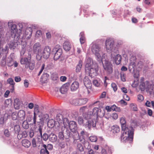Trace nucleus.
I'll return each mask as SVG.
<instances>
[{"label":"nucleus","mask_w":154,"mask_h":154,"mask_svg":"<svg viewBox=\"0 0 154 154\" xmlns=\"http://www.w3.org/2000/svg\"><path fill=\"white\" fill-rule=\"evenodd\" d=\"M93 84L95 86L97 87H100L101 85V82H98L97 80H95L93 82Z\"/></svg>","instance_id":"48"},{"label":"nucleus","mask_w":154,"mask_h":154,"mask_svg":"<svg viewBox=\"0 0 154 154\" xmlns=\"http://www.w3.org/2000/svg\"><path fill=\"white\" fill-rule=\"evenodd\" d=\"M78 122L79 124H83L85 127L86 121L85 119H83L82 117H79L78 118Z\"/></svg>","instance_id":"46"},{"label":"nucleus","mask_w":154,"mask_h":154,"mask_svg":"<svg viewBox=\"0 0 154 154\" xmlns=\"http://www.w3.org/2000/svg\"><path fill=\"white\" fill-rule=\"evenodd\" d=\"M82 65V62L81 60H80L78 64L77 65L76 68V71L77 72H80Z\"/></svg>","instance_id":"36"},{"label":"nucleus","mask_w":154,"mask_h":154,"mask_svg":"<svg viewBox=\"0 0 154 154\" xmlns=\"http://www.w3.org/2000/svg\"><path fill=\"white\" fill-rule=\"evenodd\" d=\"M40 117H41L40 120L41 121H43L49 118L48 115L47 114H41L39 115Z\"/></svg>","instance_id":"41"},{"label":"nucleus","mask_w":154,"mask_h":154,"mask_svg":"<svg viewBox=\"0 0 154 154\" xmlns=\"http://www.w3.org/2000/svg\"><path fill=\"white\" fill-rule=\"evenodd\" d=\"M63 48L66 51H69L71 48V45L68 41L65 42L63 44Z\"/></svg>","instance_id":"22"},{"label":"nucleus","mask_w":154,"mask_h":154,"mask_svg":"<svg viewBox=\"0 0 154 154\" xmlns=\"http://www.w3.org/2000/svg\"><path fill=\"white\" fill-rule=\"evenodd\" d=\"M101 110L97 107H94L93 108L92 111V115L97 117L98 116H101Z\"/></svg>","instance_id":"14"},{"label":"nucleus","mask_w":154,"mask_h":154,"mask_svg":"<svg viewBox=\"0 0 154 154\" xmlns=\"http://www.w3.org/2000/svg\"><path fill=\"white\" fill-rule=\"evenodd\" d=\"M148 84V81H146L145 82H140V87L141 91L144 90L146 87V85Z\"/></svg>","instance_id":"27"},{"label":"nucleus","mask_w":154,"mask_h":154,"mask_svg":"<svg viewBox=\"0 0 154 154\" xmlns=\"http://www.w3.org/2000/svg\"><path fill=\"white\" fill-rule=\"evenodd\" d=\"M22 104L18 98H16L14 100V106L16 109H18L20 106Z\"/></svg>","instance_id":"19"},{"label":"nucleus","mask_w":154,"mask_h":154,"mask_svg":"<svg viewBox=\"0 0 154 154\" xmlns=\"http://www.w3.org/2000/svg\"><path fill=\"white\" fill-rule=\"evenodd\" d=\"M69 120L67 118H64L63 119V126L64 128H67L69 125Z\"/></svg>","instance_id":"39"},{"label":"nucleus","mask_w":154,"mask_h":154,"mask_svg":"<svg viewBox=\"0 0 154 154\" xmlns=\"http://www.w3.org/2000/svg\"><path fill=\"white\" fill-rule=\"evenodd\" d=\"M99 67L97 63L93 64V62L90 61H87L85 64L86 71L88 72L89 75L91 78H94L97 75Z\"/></svg>","instance_id":"1"},{"label":"nucleus","mask_w":154,"mask_h":154,"mask_svg":"<svg viewBox=\"0 0 154 154\" xmlns=\"http://www.w3.org/2000/svg\"><path fill=\"white\" fill-rule=\"evenodd\" d=\"M110 117L112 118L114 120L117 119L118 117V114L116 113H112L110 116Z\"/></svg>","instance_id":"52"},{"label":"nucleus","mask_w":154,"mask_h":154,"mask_svg":"<svg viewBox=\"0 0 154 154\" xmlns=\"http://www.w3.org/2000/svg\"><path fill=\"white\" fill-rule=\"evenodd\" d=\"M114 44V41L110 38L107 39L106 41V47L107 51L111 50L113 47Z\"/></svg>","instance_id":"8"},{"label":"nucleus","mask_w":154,"mask_h":154,"mask_svg":"<svg viewBox=\"0 0 154 154\" xmlns=\"http://www.w3.org/2000/svg\"><path fill=\"white\" fill-rule=\"evenodd\" d=\"M122 59L121 56L119 54H117L115 57V60L116 64H119L121 62Z\"/></svg>","instance_id":"38"},{"label":"nucleus","mask_w":154,"mask_h":154,"mask_svg":"<svg viewBox=\"0 0 154 154\" xmlns=\"http://www.w3.org/2000/svg\"><path fill=\"white\" fill-rule=\"evenodd\" d=\"M78 140H77V141H76V143H77L78 144L77 145V147H76V149L77 150H78L80 152H82L84 151V148L83 147L82 145V144L81 143H79L77 142V141Z\"/></svg>","instance_id":"37"},{"label":"nucleus","mask_w":154,"mask_h":154,"mask_svg":"<svg viewBox=\"0 0 154 154\" xmlns=\"http://www.w3.org/2000/svg\"><path fill=\"white\" fill-rule=\"evenodd\" d=\"M123 132L121 136V139L123 142L131 141L133 138L134 131L132 128H126V129H122Z\"/></svg>","instance_id":"2"},{"label":"nucleus","mask_w":154,"mask_h":154,"mask_svg":"<svg viewBox=\"0 0 154 154\" xmlns=\"http://www.w3.org/2000/svg\"><path fill=\"white\" fill-rule=\"evenodd\" d=\"M89 139L90 141L92 142H96L97 140V137L95 136H90Z\"/></svg>","instance_id":"53"},{"label":"nucleus","mask_w":154,"mask_h":154,"mask_svg":"<svg viewBox=\"0 0 154 154\" xmlns=\"http://www.w3.org/2000/svg\"><path fill=\"white\" fill-rule=\"evenodd\" d=\"M51 48L48 46H46L45 47L43 53L42 54V56L44 58L47 59L49 57L50 54Z\"/></svg>","instance_id":"9"},{"label":"nucleus","mask_w":154,"mask_h":154,"mask_svg":"<svg viewBox=\"0 0 154 154\" xmlns=\"http://www.w3.org/2000/svg\"><path fill=\"white\" fill-rule=\"evenodd\" d=\"M120 122L121 125L122 129H125L126 128H128L126 127V122L125 117H121L120 119Z\"/></svg>","instance_id":"18"},{"label":"nucleus","mask_w":154,"mask_h":154,"mask_svg":"<svg viewBox=\"0 0 154 154\" xmlns=\"http://www.w3.org/2000/svg\"><path fill=\"white\" fill-rule=\"evenodd\" d=\"M83 117L86 121L85 127H88L89 129H91V126L95 127L96 126V122L92 119L93 115L90 112L84 113L83 114Z\"/></svg>","instance_id":"3"},{"label":"nucleus","mask_w":154,"mask_h":154,"mask_svg":"<svg viewBox=\"0 0 154 154\" xmlns=\"http://www.w3.org/2000/svg\"><path fill=\"white\" fill-rule=\"evenodd\" d=\"M79 99V105H84L87 103L88 100L87 98Z\"/></svg>","instance_id":"32"},{"label":"nucleus","mask_w":154,"mask_h":154,"mask_svg":"<svg viewBox=\"0 0 154 154\" xmlns=\"http://www.w3.org/2000/svg\"><path fill=\"white\" fill-rule=\"evenodd\" d=\"M79 83L77 81H75L71 85V90L72 91H76L79 88Z\"/></svg>","instance_id":"15"},{"label":"nucleus","mask_w":154,"mask_h":154,"mask_svg":"<svg viewBox=\"0 0 154 154\" xmlns=\"http://www.w3.org/2000/svg\"><path fill=\"white\" fill-rule=\"evenodd\" d=\"M41 137L45 141L47 140L48 138H49V136L46 133H44Z\"/></svg>","instance_id":"55"},{"label":"nucleus","mask_w":154,"mask_h":154,"mask_svg":"<svg viewBox=\"0 0 154 154\" xmlns=\"http://www.w3.org/2000/svg\"><path fill=\"white\" fill-rule=\"evenodd\" d=\"M42 35V32L41 31L39 30L37 31L36 34H35V36L37 37H40Z\"/></svg>","instance_id":"61"},{"label":"nucleus","mask_w":154,"mask_h":154,"mask_svg":"<svg viewBox=\"0 0 154 154\" xmlns=\"http://www.w3.org/2000/svg\"><path fill=\"white\" fill-rule=\"evenodd\" d=\"M14 131L15 133L17 134H19L20 130V128L19 125H14Z\"/></svg>","instance_id":"44"},{"label":"nucleus","mask_w":154,"mask_h":154,"mask_svg":"<svg viewBox=\"0 0 154 154\" xmlns=\"http://www.w3.org/2000/svg\"><path fill=\"white\" fill-rule=\"evenodd\" d=\"M146 90L147 92H148L150 94H151L152 92L153 88V85L152 84H150L148 82V84L146 85Z\"/></svg>","instance_id":"25"},{"label":"nucleus","mask_w":154,"mask_h":154,"mask_svg":"<svg viewBox=\"0 0 154 154\" xmlns=\"http://www.w3.org/2000/svg\"><path fill=\"white\" fill-rule=\"evenodd\" d=\"M28 58L23 57L21 58L20 60V63L21 64L25 65V67L28 66L29 62L31 60V55L30 54H28Z\"/></svg>","instance_id":"10"},{"label":"nucleus","mask_w":154,"mask_h":154,"mask_svg":"<svg viewBox=\"0 0 154 154\" xmlns=\"http://www.w3.org/2000/svg\"><path fill=\"white\" fill-rule=\"evenodd\" d=\"M12 119L13 120H16L18 119L17 116L15 113H13L12 114Z\"/></svg>","instance_id":"64"},{"label":"nucleus","mask_w":154,"mask_h":154,"mask_svg":"<svg viewBox=\"0 0 154 154\" xmlns=\"http://www.w3.org/2000/svg\"><path fill=\"white\" fill-rule=\"evenodd\" d=\"M68 84H66L63 85L60 88V91L61 93L64 94L68 91L69 86Z\"/></svg>","instance_id":"16"},{"label":"nucleus","mask_w":154,"mask_h":154,"mask_svg":"<svg viewBox=\"0 0 154 154\" xmlns=\"http://www.w3.org/2000/svg\"><path fill=\"white\" fill-rule=\"evenodd\" d=\"M5 135L7 137H8L10 136V134L9 131L8 129H5L4 131Z\"/></svg>","instance_id":"63"},{"label":"nucleus","mask_w":154,"mask_h":154,"mask_svg":"<svg viewBox=\"0 0 154 154\" xmlns=\"http://www.w3.org/2000/svg\"><path fill=\"white\" fill-rule=\"evenodd\" d=\"M144 99L143 96L141 94H139L137 95V100L139 102L142 101Z\"/></svg>","instance_id":"56"},{"label":"nucleus","mask_w":154,"mask_h":154,"mask_svg":"<svg viewBox=\"0 0 154 154\" xmlns=\"http://www.w3.org/2000/svg\"><path fill=\"white\" fill-rule=\"evenodd\" d=\"M53 146L52 144H48L47 146H46V148L47 150H51L52 149H53Z\"/></svg>","instance_id":"62"},{"label":"nucleus","mask_w":154,"mask_h":154,"mask_svg":"<svg viewBox=\"0 0 154 154\" xmlns=\"http://www.w3.org/2000/svg\"><path fill=\"white\" fill-rule=\"evenodd\" d=\"M43 146L44 148L41 149L40 151V154H49V152L48 150H47L46 145L44 144Z\"/></svg>","instance_id":"31"},{"label":"nucleus","mask_w":154,"mask_h":154,"mask_svg":"<svg viewBox=\"0 0 154 154\" xmlns=\"http://www.w3.org/2000/svg\"><path fill=\"white\" fill-rule=\"evenodd\" d=\"M27 136V133L26 131H23L20 132L17 135V137L18 139H21L22 137H26Z\"/></svg>","instance_id":"28"},{"label":"nucleus","mask_w":154,"mask_h":154,"mask_svg":"<svg viewBox=\"0 0 154 154\" xmlns=\"http://www.w3.org/2000/svg\"><path fill=\"white\" fill-rule=\"evenodd\" d=\"M25 33L26 35H28L27 36L28 37L31 36L32 33V28L31 27L27 28L26 30Z\"/></svg>","instance_id":"35"},{"label":"nucleus","mask_w":154,"mask_h":154,"mask_svg":"<svg viewBox=\"0 0 154 154\" xmlns=\"http://www.w3.org/2000/svg\"><path fill=\"white\" fill-rule=\"evenodd\" d=\"M35 67V63L33 61H32L31 60L29 62V63L28 65V66H26V68H29L30 70H33Z\"/></svg>","instance_id":"29"},{"label":"nucleus","mask_w":154,"mask_h":154,"mask_svg":"<svg viewBox=\"0 0 154 154\" xmlns=\"http://www.w3.org/2000/svg\"><path fill=\"white\" fill-rule=\"evenodd\" d=\"M111 87L115 91H117V87L116 83H112L111 84Z\"/></svg>","instance_id":"57"},{"label":"nucleus","mask_w":154,"mask_h":154,"mask_svg":"<svg viewBox=\"0 0 154 154\" xmlns=\"http://www.w3.org/2000/svg\"><path fill=\"white\" fill-rule=\"evenodd\" d=\"M135 67V63L134 62H131L130 63L129 67L128 69L130 72H131L134 70Z\"/></svg>","instance_id":"30"},{"label":"nucleus","mask_w":154,"mask_h":154,"mask_svg":"<svg viewBox=\"0 0 154 154\" xmlns=\"http://www.w3.org/2000/svg\"><path fill=\"white\" fill-rule=\"evenodd\" d=\"M139 83L138 79H136V80H134L133 82L131 85L132 87L134 88L136 87L138 85Z\"/></svg>","instance_id":"51"},{"label":"nucleus","mask_w":154,"mask_h":154,"mask_svg":"<svg viewBox=\"0 0 154 154\" xmlns=\"http://www.w3.org/2000/svg\"><path fill=\"white\" fill-rule=\"evenodd\" d=\"M21 143L22 146L26 148H28L31 145L30 141L26 139L22 140Z\"/></svg>","instance_id":"21"},{"label":"nucleus","mask_w":154,"mask_h":154,"mask_svg":"<svg viewBox=\"0 0 154 154\" xmlns=\"http://www.w3.org/2000/svg\"><path fill=\"white\" fill-rule=\"evenodd\" d=\"M120 131V128L117 125H114L111 128V131L114 134H117L119 133Z\"/></svg>","instance_id":"24"},{"label":"nucleus","mask_w":154,"mask_h":154,"mask_svg":"<svg viewBox=\"0 0 154 154\" xmlns=\"http://www.w3.org/2000/svg\"><path fill=\"white\" fill-rule=\"evenodd\" d=\"M78 140L77 142H80L81 143L84 144V146L85 147H86L87 149H89L90 147V145L89 142L87 141H86L85 139L82 138V139L75 140H74V142L75 143H76V141Z\"/></svg>","instance_id":"11"},{"label":"nucleus","mask_w":154,"mask_h":154,"mask_svg":"<svg viewBox=\"0 0 154 154\" xmlns=\"http://www.w3.org/2000/svg\"><path fill=\"white\" fill-rule=\"evenodd\" d=\"M91 51L97 58V60L99 62H102V54L101 49L100 46L97 44L92 45L91 48Z\"/></svg>","instance_id":"4"},{"label":"nucleus","mask_w":154,"mask_h":154,"mask_svg":"<svg viewBox=\"0 0 154 154\" xmlns=\"http://www.w3.org/2000/svg\"><path fill=\"white\" fill-rule=\"evenodd\" d=\"M130 106L132 109L134 111H137L138 110L137 105L136 104L131 103Z\"/></svg>","instance_id":"49"},{"label":"nucleus","mask_w":154,"mask_h":154,"mask_svg":"<svg viewBox=\"0 0 154 154\" xmlns=\"http://www.w3.org/2000/svg\"><path fill=\"white\" fill-rule=\"evenodd\" d=\"M84 84L88 89H91L92 87V84L91 81L88 79L85 78L84 80Z\"/></svg>","instance_id":"23"},{"label":"nucleus","mask_w":154,"mask_h":154,"mask_svg":"<svg viewBox=\"0 0 154 154\" xmlns=\"http://www.w3.org/2000/svg\"><path fill=\"white\" fill-rule=\"evenodd\" d=\"M55 48L56 51L54 56V58L55 60H57L58 59L62 54V50L61 48H60V46L59 45H57L56 46Z\"/></svg>","instance_id":"7"},{"label":"nucleus","mask_w":154,"mask_h":154,"mask_svg":"<svg viewBox=\"0 0 154 154\" xmlns=\"http://www.w3.org/2000/svg\"><path fill=\"white\" fill-rule=\"evenodd\" d=\"M49 140L51 142H54L57 140V137L54 134L51 133L49 136Z\"/></svg>","instance_id":"26"},{"label":"nucleus","mask_w":154,"mask_h":154,"mask_svg":"<svg viewBox=\"0 0 154 154\" xmlns=\"http://www.w3.org/2000/svg\"><path fill=\"white\" fill-rule=\"evenodd\" d=\"M56 119L59 123H61L60 121L63 119L62 115L61 114H58L56 116ZM61 123H62L61 122Z\"/></svg>","instance_id":"50"},{"label":"nucleus","mask_w":154,"mask_h":154,"mask_svg":"<svg viewBox=\"0 0 154 154\" xmlns=\"http://www.w3.org/2000/svg\"><path fill=\"white\" fill-rule=\"evenodd\" d=\"M51 78L53 80L56 81L58 79L59 77L57 74L56 72H54L51 75Z\"/></svg>","instance_id":"40"},{"label":"nucleus","mask_w":154,"mask_h":154,"mask_svg":"<svg viewBox=\"0 0 154 154\" xmlns=\"http://www.w3.org/2000/svg\"><path fill=\"white\" fill-rule=\"evenodd\" d=\"M3 52L5 54H7L8 52L9 49L7 46H6L2 50Z\"/></svg>","instance_id":"60"},{"label":"nucleus","mask_w":154,"mask_h":154,"mask_svg":"<svg viewBox=\"0 0 154 154\" xmlns=\"http://www.w3.org/2000/svg\"><path fill=\"white\" fill-rule=\"evenodd\" d=\"M4 115L2 114L1 112H0V123L1 124L3 123L4 122Z\"/></svg>","instance_id":"59"},{"label":"nucleus","mask_w":154,"mask_h":154,"mask_svg":"<svg viewBox=\"0 0 154 154\" xmlns=\"http://www.w3.org/2000/svg\"><path fill=\"white\" fill-rule=\"evenodd\" d=\"M12 100L11 99H7L4 102V105L5 106L8 107L11 105Z\"/></svg>","instance_id":"45"},{"label":"nucleus","mask_w":154,"mask_h":154,"mask_svg":"<svg viewBox=\"0 0 154 154\" xmlns=\"http://www.w3.org/2000/svg\"><path fill=\"white\" fill-rule=\"evenodd\" d=\"M43 128V125L38 124L36 127L35 129V131L38 133V135L39 136H42V129Z\"/></svg>","instance_id":"17"},{"label":"nucleus","mask_w":154,"mask_h":154,"mask_svg":"<svg viewBox=\"0 0 154 154\" xmlns=\"http://www.w3.org/2000/svg\"><path fill=\"white\" fill-rule=\"evenodd\" d=\"M104 69L109 74L113 72L112 65L111 63L107 60H105L104 64H103Z\"/></svg>","instance_id":"6"},{"label":"nucleus","mask_w":154,"mask_h":154,"mask_svg":"<svg viewBox=\"0 0 154 154\" xmlns=\"http://www.w3.org/2000/svg\"><path fill=\"white\" fill-rule=\"evenodd\" d=\"M17 29L16 25L15 24H13L11 29V32L12 35L15 36L17 31Z\"/></svg>","instance_id":"20"},{"label":"nucleus","mask_w":154,"mask_h":154,"mask_svg":"<svg viewBox=\"0 0 154 154\" xmlns=\"http://www.w3.org/2000/svg\"><path fill=\"white\" fill-rule=\"evenodd\" d=\"M7 82L9 83L10 84L14 85L15 83L13 81V80L11 78L8 79L7 80Z\"/></svg>","instance_id":"58"},{"label":"nucleus","mask_w":154,"mask_h":154,"mask_svg":"<svg viewBox=\"0 0 154 154\" xmlns=\"http://www.w3.org/2000/svg\"><path fill=\"white\" fill-rule=\"evenodd\" d=\"M17 118L18 119L23 121L25 119V111L22 110H20L17 113Z\"/></svg>","instance_id":"13"},{"label":"nucleus","mask_w":154,"mask_h":154,"mask_svg":"<svg viewBox=\"0 0 154 154\" xmlns=\"http://www.w3.org/2000/svg\"><path fill=\"white\" fill-rule=\"evenodd\" d=\"M69 126L72 132H75L77 128L76 123L74 121H71L69 122Z\"/></svg>","instance_id":"12"},{"label":"nucleus","mask_w":154,"mask_h":154,"mask_svg":"<svg viewBox=\"0 0 154 154\" xmlns=\"http://www.w3.org/2000/svg\"><path fill=\"white\" fill-rule=\"evenodd\" d=\"M55 122L54 119H51L49 120L48 122V126L50 128H52L54 126Z\"/></svg>","instance_id":"34"},{"label":"nucleus","mask_w":154,"mask_h":154,"mask_svg":"<svg viewBox=\"0 0 154 154\" xmlns=\"http://www.w3.org/2000/svg\"><path fill=\"white\" fill-rule=\"evenodd\" d=\"M112 110L116 112H120L121 111V109L120 107L117 106L115 105L114 104L111 106Z\"/></svg>","instance_id":"43"},{"label":"nucleus","mask_w":154,"mask_h":154,"mask_svg":"<svg viewBox=\"0 0 154 154\" xmlns=\"http://www.w3.org/2000/svg\"><path fill=\"white\" fill-rule=\"evenodd\" d=\"M121 78L123 82H125L126 80L125 74L123 72L121 73Z\"/></svg>","instance_id":"54"},{"label":"nucleus","mask_w":154,"mask_h":154,"mask_svg":"<svg viewBox=\"0 0 154 154\" xmlns=\"http://www.w3.org/2000/svg\"><path fill=\"white\" fill-rule=\"evenodd\" d=\"M34 114L39 115V106L37 104H35L34 107Z\"/></svg>","instance_id":"47"},{"label":"nucleus","mask_w":154,"mask_h":154,"mask_svg":"<svg viewBox=\"0 0 154 154\" xmlns=\"http://www.w3.org/2000/svg\"><path fill=\"white\" fill-rule=\"evenodd\" d=\"M80 35L81 36L80 39V42L81 44H83L86 41L84 32H81L80 33Z\"/></svg>","instance_id":"33"},{"label":"nucleus","mask_w":154,"mask_h":154,"mask_svg":"<svg viewBox=\"0 0 154 154\" xmlns=\"http://www.w3.org/2000/svg\"><path fill=\"white\" fill-rule=\"evenodd\" d=\"M33 51V53L36 54L37 59L38 60H40L42 57V53L41 45L39 42L36 43L34 45Z\"/></svg>","instance_id":"5"},{"label":"nucleus","mask_w":154,"mask_h":154,"mask_svg":"<svg viewBox=\"0 0 154 154\" xmlns=\"http://www.w3.org/2000/svg\"><path fill=\"white\" fill-rule=\"evenodd\" d=\"M70 103L74 105L77 106L79 105V99H73L70 101Z\"/></svg>","instance_id":"42"}]
</instances>
